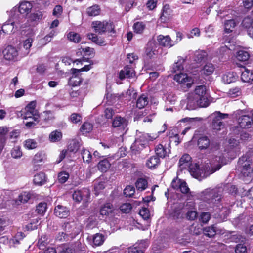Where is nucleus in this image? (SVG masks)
I'll list each match as a JSON object with an SVG mask.
<instances>
[{"instance_id":"nucleus-1","label":"nucleus","mask_w":253,"mask_h":253,"mask_svg":"<svg viewBox=\"0 0 253 253\" xmlns=\"http://www.w3.org/2000/svg\"><path fill=\"white\" fill-rule=\"evenodd\" d=\"M225 158L221 156H216L215 158L211 160V167L212 170L211 172L203 173L202 170L200 169L199 166L197 164H192L189 168V171L191 175L194 178L198 179L199 181L208 175L214 173L219 170L222 165L225 164Z\"/></svg>"},{"instance_id":"nucleus-2","label":"nucleus","mask_w":253,"mask_h":253,"mask_svg":"<svg viewBox=\"0 0 253 253\" xmlns=\"http://www.w3.org/2000/svg\"><path fill=\"white\" fill-rule=\"evenodd\" d=\"M222 191V188L207 189L201 193V198L208 203L214 204L221 199Z\"/></svg>"},{"instance_id":"nucleus-3","label":"nucleus","mask_w":253,"mask_h":253,"mask_svg":"<svg viewBox=\"0 0 253 253\" xmlns=\"http://www.w3.org/2000/svg\"><path fill=\"white\" fill-rule=\"evenodd\" d=\"M198 146L200 150H205L210 148L211 152H215L219 150L220 145L216 142L211 143L210 139L207 136H204L200 137L197 142Z\"/></svg>"},{"instance_id":"nucleus-4","label":"nucleus","mask_w":253,"mask_h":253,"mask_svg":"<svg viewBox=\"0 0 253 253\" xmlns=\"http://www.w3.org/2000/svg\"><path fill=\"white\" fill-rule=\"evenodd\" d=\"M141 137L135 140L131 146L132 151L139 152L145 147L147 145V142L148 141H152L155 139L158 136H150L149 134H143Z\"/></svg>"},{"instance_id":"nucleus-5","label":"nucleus","mask_w":253,"mask_h":253,"mask_svg":"<svg viewBox=\"0 0 253 253\" xmlns=\"http://www.w3.org/2000/svg\"><path fill=\"white\" fill-rule=\"evenodd\" d=\"M228 114L221 113L219 111H216L211 115L212 118V127L213 129L216 130H220L223 128L225 126V124L222 119L228 118Z\"/></svg>"},{"instance_id":"nucleus-6","label":"nucleus","mask_w":253,"mask_h":253,"mask_svg":"<svg viewBox=\"0 0 253 253\" xmlns=\"http://www.w3.org/2000/svg\"><path fill=\"white\" fill-rule=\"evenodd\" d=\"M92 26L95 32L102 34L105 32H115L114 26L112 22L107 21H94L92 23Z\"/></svg>"},{"instance_id":"nucleus-7","label":"nucleus","mask_w":253,"mask_h":253,"mask_svg":"<svg viewBox=\"0 0 253 253\" xmlns=\"http://www.w3.org/2000/svg\"><path fill=\"white\" fill-rule=\"evenodd\" d=\"M237 169L244 176H248L253 171L251 166V162L248 160L246 156H243L239 158Z\"/></svg>"},{"instance_id":"nucleus-8","label":"nucleus","mask_w":253,"mask_h":253,"mask_svg":"<svg viewBox=\"0 0 253 253\" xmlns=\"http://www.w3.org/2000/svg\"><path fill=\"white\" fill-rule=\"evenodd\" d=\"M192 93L199 99L200 107H205L209 105L205 85H202L197 86L195 89V92Z\"/></svg>"},{"instance_id":"nucleus-9","label":"nucleus","mask_w":253,"mask_h":253,"mask_svg":"<svg viewBox=\"0 0 253 253\" xmlns=\"http://www.w3.org/2000/svg\"><path fill=\"white\" fill-rule=\"evenodd\" d=\"M25 20V18L22 17L21 20L18 19L11 23H5L2 27V31L6 34H10L12 32L14 28L16 29H19L23 31V29L27 26L26 23L21 24Z\"/></svg>"},{"instance_id":"nucleus-10","label":"nucleus","mask_w":253,"mask_h":253,"mask_svg":"<svg viewBox=\"0 0 253 253\" xmlns=\"http://www.w3.org/2000/svg\"><path fill=\"white\" fill-rule=\"evenodd\" d=\"M128 120L125 117L116 116L112 121V126L120 131L123 134L126 129Z\"/></svg>"},{"instance_id":"nucleus-11","label":"nucleus","mask_w":253,"mask_h":253,"mask_svg":"<svg viewBox=\"0 0 253 253\" xmlns=\"http://www.w3.org/2000/svg\"><path fill=\"white\" fill-rule=\"evenodd\" d=\"M3 55L4 59L8 61H16L18 58V52L17 49L11 45L7 46L3 50Z\"/></svg>"},{"instance_id":"nucleus-12","label":"nucleus","mask_w":253,"mask_h":253,"mask_svg":"<svg viewBox=\"0 0 253 253\" xmlns=\"http://www.w3.org/2000/svg\"><path fill=\"white\" fill-rule=\"evenodd\" d=\"M90 196V192L87 188L75 191L72 195L73 199L77 202H81L82 200H87Z\"/></svg>"},{"instance_id":"nucleus-13","label":"nucleus","mask_w":253,"mask_h":253,"mask_svg":"<svg viewBox=\"0 0 253 253\" xmlns=\"http://www.w3.org/2000/svg\"><path fill=\"white\" fill-rule=\"evenodd\" d=\"M21 117L25 120L32 119V121H27L25 123V126L28 128L33 127L39 122V119L38 120H35V114L34 113L24 110L21 113Z\"/></svg>"},{"instance_id":"nucleus-14","label":"nucleus","mask_w":253,"mask_h":253,"mask_svg":"<svg viewBox=\"0 0 253 253\" xmlns=\"http://www.w3.org/2000/svg\"><path fill=\"white\" fill-rule=\"evenodd\" d=\"M186 108L188 110H194L197 107H200V102L192 93H188L186 98Z\"/></svg>"},{"instance_id":"nucleus-15","label":"nucleus","mask_w":253,"mask_h":253,"mask_svg":"<svg viewBox=\"0 0 253 253\" xmlns=\"http://www.w3.org/2000/svg\"><path fill=\"white\" fill-rule=\"evenodd\" d=\"M174 80L179 84H186L188 88L191 87L192 84L191 79L189 78L186 74H176L174 77Z\"/></svg>"},{"instance_id":"nucleus-16","label":"nucleus","mask_w":253,"mask_h":253,"mask_svg":"<svg viewBox=\"0 0 253 253\" xmlns=\"http://www.w3.org/2000/svg\"><path fill=\"white\" fill-rule=\"evenodd\" d=\"M135 72L133 68L131 65H127L123 70H122L119 73V78L123 80L126 78H130L134 76Z\"/></svg>"},{"instance_id":"nucleus-17","label":"nucleus","mask_w":253,"mask_h":253,"mask_svg":"<svg viewBox=\"0 0 253 253\" xmlns=\"http://www.w3.org/2000/svg\"><path fill=\"white\" fill-rule=\"evenodd\" d=\"M54 214L59 218H66L69 214V210L66 207L58 205L54 209Z\"/></svg>"},{"instance_id":"nucleus-18","label":"nucleus","mask_w":253,"mask_h":253,"mask_svg":"<svg viewBox=\"0 0 253 253\" xmlns=\"http://www.w3.org/2000/svg\"><path fill=\"white\" fill-rule=\"evenodd\" d=\"M157 40L159 44L163 46L169 48L174 45L169 36H164L160 35L157 37Z\"/></svg>"},{"instance_id":"nucleus-19","label":"nucleus","mask_w":253,"mask_h":253,"mask_svg":"<svg viewBox=\"0 0 253 253\" xmlns=\"http://www.w3.org/2000/svg\"><path fill=\"white\" fill-rule=\"evenodd\" d=\"M241 79L244 82L253 84V70L245 69L241 74Z\"/></svg>"},{"instance_id":"nucleus-20","label":"nucleus","mask_w":253,"mask_h":253,"mask_svg":"<svg viewBox=\"0 0 253 253\" xmlns=\"http://www.w3.org/2000/svg\"><path fill=\"white\" fill-rule=\"evenodd\" d=\"M191 157L188 154L183 155L180 159L179 161V166L182 169H186L189 168L190 166L192 165L191 163Z\"/></svg>"},{"instance_id":"nucleus-21","label":"nucleus","mask_w":253,"mask_h":253,"mask_svg":"<svg viewBox=\"0 0 253 253\" xmlns=\"http://www.w3.org/2000/svg\"><path fill=\"white\" fill-rule=\"evenodd\" d=\"M32 8V5L28 1H23L20 3L19 6V11L21 14H28Z\"/></svg>"},{"instance_id":"nucleus-22","label":"nucleus","mask_w":253,"mask_h":253,"mask_svg":"<svg viewBox=\"0 0 253 253\" xmlns=\"http://www.w3.org/2000/svg\"><path fill=\"white\" fill-rule=\"evenodd\" d=\"M252 119L248 115H244L239 118L238 122L241 127L249 128Z\"/></svg>"},{"instance_id":"nucleus-23","label":"nucleus","mask_w":253,"mask_h":253,"mask_svg":"<svg viewBox=\"0 0 253 253\" xmlns=\"http://www.w3.org/2000/svg\"><path fill=\"white\" fill-rule=\"evenodd\" d=\"M33 181L35 184L42 185L44 184L46 181V177L45 173L43 172H39L35 175Z\"/></svg>"},{"instance_id":"nucleus-24","label":"nucleus","mask_w":253,"mask_h":253,"mask_svg":"<svg viewBox=\"0 0 253 253\" xmlns=\"http://www.w3.org/2000/svg\"><path fill=\"white\" fill-rule=\"evenodd\" d=\"M148 103V98L147 95L142 94L140 95L136 101V107L139 109L144 108Z\"/></svg>"},{"instance_id":"nucleus-25","label":"nucleus","mask_w":253,"mask_h":253,"mask_svg":"<svg viewBox=\"0 0 253 253\" xmlns=\"http://www.w3.org/2000/svg\"><path fill=\"white\" fill-rule=\"evenodd\" d=\"M36 105V102L35 101H31L25 107L24 110L34 113L35 114V120H38L39 119V115L38 111L35 109Z\"/></svg>"},{"instance_id":"nucleus-26","label":"nucleus","mask_w":253,"mask_h":253,"mask_svg":"<svg viewBox=\"0 0 253 253\" xmlns=\"http://www.w3.org/2000/svg\"><path fill=\"white\" fill-rule=\"evenodd\" d=\"M160 164V159L157 156L150 157L147 161L146 166L150 169H154Z\"/></svg>"},{"instance_id":"nucleus-27","label":"nucleus","mask_w":253,"mask_h":253,"mask_svg":"<svg viewBox=\"0 0 253 253\" xmlns=\"http://www.w3.org/2000/svg\"><path fill=\"white\" fill-rule=\"evenodd\" d=\"M45 158V155L42 152H38L34 156L32 163L34 166H38V164L44 161Z\"/></svg>"},{"instance_id":"nucleus-28","label":"nucleus","mask_w":253,"mask_h":253,"mask_svg":"<svg viewBox=\"0 0 253 253\" xmlns=\"http://www.w3.org/2000/svg\"><path fill=\"white\" fill-rule=\"evenodd\" d=\"M215 69L214 65L211 63H206L201 70V74L208 76L213 73Z\"/></svg>"},{"instance_id":"nucleus-29","label":"nucleus","mask_w":253,"mask_h":253,"mask_svg":"<svg viewBox=\"0 0 253 253\" xmlns=\"http://www.w3.org/2000/svg\"><path fill=\"white\" fill-rule=\"evenodd\" d=\"M111 164L107 159L101 160L98 164V168L102 172H106L110 168Z\"/></svg>"},{"instance_id":"nucleus-30","label":"nucleus","mask_w":253,"mask_h":253,"mask_svg":"<svg viewBox=\"0 0 253 253\" xmlns=\"http://www.w3.org/2000/svg\"><path fill=\"white\" fill-rule=\"evenodd\" d=\"M81 145V144L79 140L76 139L72 140L68 145V149L70 152L76 153L79 150Z\"/></svg>"},{"instance_id":"nucleus-31","label":"nucleus","mask_w":253,"mask_h":253,"mask_svg":"<svg viewBox=\"0 0 253 253\" xmlns=\"http://www.w3.org/2000/svg\"><path fill=\"white\" fill-rule=\"evenodd\" d=\"M236 23L234 19L227 20L225 21L224 30L226 33H229L233 31V29L236 26Z\"/></svg>"},{"instance_id":"nucleus-32","label":"nucleus","mask_w":253,"mask_h":253,"mask_svg":"<svg viewBox=\"0 0 253 253\" xmlns=\"http://www.w3.org/2000/svg\"><path fill=\"white\" fill-rule=\"evenodd\" d=\"M156 156L158 158H165L168 154V152L162 144H159L155 149Z\"/></svg>"},{"instance_id":"nucleus-33","label":"nucleus","mask_w":253,"mask_h":253,"mask_svg":"<svg viewBox=\"0 0 253 253\" xmlns=\"http://www.w3.org/2000/svg\"><path fill=\"white\" fill-rule=\"evenodd\" d=\"M113 206L110 203L105 204L101 208L100 211V214L102 215H109L112 213Z\"/></svg>"},{"instance_id":"nucleus-34","label":"nucleus","mask_w":253,"mask_h":253,"mask_svg":"<svg viewBox=\"0 0 253 253\" xmlns=\"http://www.w3.org/2000/svg\"><path fill=\"white\" fill-rule=\"evenodd\" d=\"M62 137L61 132L58 130H55L50 133L49 136V139L50 141L55 142L60 141Z\"/></svg>"},{"instance_id":"nucleus-35","label":"nucleus","mask_w":253,"mask_h":253,"mask_svg":"<svg viewBox=\"0 0 253 253\" xmlns=\"http://www.w3.org/2000/svg\"><path fill=\"white\" fill-rule=\"evenodd\" d=\"M222 79L225 84H228L234 82L236 77L233 72H228L222 76Z\"/></svg>"},{"instance_id":"nucleus-36","label":"nucleus","mask_w":253,"mask_h":253,"mask_svg":"<svg viewBox=\"0 0 253 253\" xmlns=\"http://www.w3.org/2000/svg\"><path fill=\"white\" fill-rule=\"evenodd\" d=\"M148 185L147 181L144 178H139L135 183V186L137 190L143 191L145 190Z\"/></svg>"},{"instance_id":"nucleus-37","label":"nucleus","mask_w":253,"mask_h":253,"mask_svg":"<svg viewBox=\"0 0 253 253\" xmlns=\"http://www.w3.org/2000/svg\"><path fill=\"white\" fill-rule=\"evenodd\" d=\"M236 57L238 60L244 62L247 61L249 59L250 57V54L246 51L239 50L237 53Z\"/></svg>"},{"instance_id":"nucleus-38","label":"nucleus","mask_w":253,"mask_h":253,"mask_svg":"<svg viewBox=\"0 0 253 253\" xmlns=\"http://www.w3.org/2000/svg\"><path fill=\"white\" fill-rule=\"evenodd\" d=\"M207 53L204 51H199L195 53V61L196 62L200 63L207 59Z\"/></svg>"},{"instance_id":"nucleus-39","label":"nucleus","mask_w":253,"mask_h":253,"mask_svg":"<svg viewBox=\"0 0 253 253\" xmlns=\"http://www.w3.org/2000/svg\"><path fill=\"white\" fill-rule=\"evenodd\" d=\"M24 146L27 149H34L37 147V142L34 139H29L24 142Z\"/></svg>"},{"instance_id":"nucleus-40","label":"nucleus","mask_w":253,"mask_h":253,"mask_svg":"<svg viewBox=\"0 0 253 253\" xmlns=\"http://www.w3.org/2000/svg\"><path fill=\"white\" fill-rule=\"evenodd\" d=\"M81 154L84 162L89 163L91 161L92 155L88 150L83 149Z\"/></svg>"},{"instance_id":"nucleus-41","label":"nucleus","mask_w":253,"mask_h":253,"mask_svg":"<svg viewBox=\"0 0 253 253\" xmlns=\"http://www.w3.org/2000/svg\"><path fill=\"white\" fill-rule=\"evenodd\" d=\"M93 126L91 123L85 122L82 125L80 130L83 134H85L90 132Z\"/></svg>"},{"instance_id":"nucleus-42","label":"nucleus","mask_w":253,"mask_h":253,"mask_svg":"<svg viewBox=\"0 0 253 253\" xmlns=\"http://www.w3.org/2000/svg\"><path fill=\"white\" fill-rule=\"evenodd\" d=\"M104 236L101 234H96L93 238V243L95 246L101 245L104 242Z\"/></svg>"},{"instance_id":"nucleus-43","label":"nucleus","mask_w":253,"mask_h":253,"mask_svg":"<svg viewBox=\"0 0 253 253\" xmlns=\"http://www.w3.org/2000/svg\"><path fill=\"white\" fill-rule=\"evenodd\" d=\"M100 9L98 5H95L89 7L87 10L88 15L91 16H95L99 14Z\"/></svg>"},{"instance_id":"nucleus-44","label":"nucleus","mask_w":253,"mask_h":253,"mask_svg":"<svg viewBox=\"0 0 253 253\" xmlns=\"http://www.w3.org/2000/svg\"><path fill=\"white\" fill-rule=\"evenodd\" d=\"M87 37L89 40H91L93 42L98 45H101L104 42V41L103 40H102V39L99 40L98 37L94 34L89 33L87 34Z\"/></svg>"},{"instance_id":"nucleus-45","label":"nucleus","mask_w":253,"mask_h":253,"mask_svg":"<svg viewBox=\"0 0 253 253\" xmlns=\"http://www.w3.org/2000/svg\"><path fill=\"white\" fill-rule=\"evenodd\" d=\"M43 120L46 122H50L53 121L55 117L52 112L51 111H44L42 115Z\"/></svg>"},{"instance_id":"nucleus-46","label":"nucleus","mask_w":253,"mask_h":253,"mask_svg":"<svg viewBox=\"0 0 253 253\" xmlns=\"http://www.w3.org/2000/svg\"><path fill=\"white\" fill-rule=\"evenodd\" d=\"M170 13V10L169 9V5H165L162 9L161 19L164 20H166L167 19H169Z\"/></svg>"},{"instance_id":"nucleus-47","label":"nucleus","mask_w":253,"mask_h":253,"mask_svg":"<svg viewBox=\"0 0 253 253\" xmlns=\"http://www.w3.org/2000/svg\"><path fill=\"white\" fill-rule=\"evenodd\" d=\"M68 38L75 43H78L81 40L80 35L73 32H71L68 34Z\"/></svg>"},{"instance_id":"nucleus-48","label":"nucleus","mask_w":253,"mask_h":253,"mask_svg":"<svg viewBox=\"0 0 253 253\" xmlns=\"http://www.w3.org/2000/svg\"><path fill=\"white\" fill-rule=\"evenodd\" d=\"M115 110L113 108L109 107L106 108L104 111V116L107 119H112L113 116L115 115Z\"/></svg>"},{"instance_id":"nucleus-49","label":"nucleus","mask_w":253,"mask_h":253,"mask_svg":"<svg viewBox=\"0 0 253 253\" xmlns=\"http://www.w3.org/2000/svg\"><path fill=\"white\" fill-rule=\"evenodd\" d=\"M204 232L206 236L209 237H212L216 234V231L214 226L205 228L204 229Z\"/></svg>"},{"instance_id":"nucleus-50","label":"nucleus","mask_w":253,"mask_h":253,"mask_svg":"<svg viewBox=\"0 0 253 253\" xmlns=\"http://www.w3.org/2000/svg\"><path fill=\"white\" fill-rule=\"evenodd\" d=\"M30 194L27 192L21 193L18 196V200L20 203H26L30 198Z\"/></svg>"},{"instance_id":"nucleus-51","label":"nucleus","mask_w":253,"mask_h":253,"mask_svg":"<svg viewBox=\"0 0 253 253\" xmlns=\"http://www.w3.org/2000/svg\"><path fill=\"white\" fill-rule=\"evenodd\" d=\"M135 193V188L132 186H127L124 190V194L126 197H132Z\"/></svg>"},{"instance_id":"nucleus-52","label":"nucleus","mask_w":253,"mask_h":253,"mask_svg":"<svg viewBox=\"0 0 253 253\" xmlns=\"http://www.w3.org/2000/svg\"><path fill=\"white\" fill-rule=\"evenodd\" d=\"M145 25L142 22H136L133 25V29L136 33H141L145 28Z\"/></svg>"},{"instance_id":"nucleus-53","label":"nucleus","mask_w":253,"mask_h":253,"mask_svg":"<svg viewBox=\"0 0 253 253\" xmlns=\"http://www.w3.org/2000/svg\"><path fill=\"white\" fill-rule=\"evenodd\" d=\"M11 223V221L6 217H2L0 218V230H3L4 228Z\"/></svg>"},{"instance_id":"nucleus-54","label":"nucleus","mask_w":253,"mask_h":253,"mask_svg":"<svg viewBox=\"0 0 253 253\" xmlns=\"http://www.w3.org/2000/svg\"><path fill=\"white\" fill-rule=\"evenodd\" d=\"M46 210V204L45 203H40L37 206L36 211L39 214H43Z\"/></svg>"},{"instance_id":"nucleus-55","label":"nucleus","mask_w":253,"mask_h":253,"mask_svg":"<svg viewBox=\"0 0 253 253\" xmlns=\"http://www.w3.org/2000/svg\"><path fill=\"white\" fill-rule=\"evenodd\" d=\"M242 24L244 27L247 28L248 30L249 28L253 27L252 26L253 19L249 17H245L243 19Z\"/></svg>"},{"instance_id":"nucleus-56","label":"nucleus","mask_w":253,"mask_h":253,"mask_svg":"<svg viewBox=\"0 0 253 253\" xmlns=\"http://www.w3.org/2000/svg\"><path fill=\"white\" fill-rule=\"evenodd\" d=\"M11 156L14 158H20L22 155V151L19 147H15L11 150Z\"/></svg>"},{"instance_id":"nucleus-57","label":"nucleus","mask_w":253,"mask_h":253,"mask_svg":"<svg viewBox=\"0 0 253 253\" xmlns=\"http://www.w3.org/2000/svg\"><path fill=\"white\" fill-rule=\"evenodd\" d=\"M63 13V8L60 5H57L53 9L52 14L57 18L60 17Z\"/></svg>"},{"instance_id":"nucleus-58","label":"nucleus","mask_w":253,"mask_h":253,"mask_svg":"<svg viewBox=\"0 0 253 253\" xmlns=\"http://www.w3.org/2000/svg\"><path fill=\"white\" fill-rule=\"evenodd\" d=\"M69 175L68 173L63 171L58 174V178L59 182L65 183L69 178Z\"/></svg>"},{"instance_id":"nucleus-59","label":"nucleus","mask_w":253,"mask_h":253,"mask_svg":"<svg viewBox=\"0 0 253 253\" xmlns=\"http://www.w3.org/2000/svg\"><path fill=\"white\" fill-rule=\"evenodd\" d=\"M183 180H182L181 179H179L177 177L174 178L173 180L171 182V187L175 190H178L181 184L182 183V182H183Z\"/></svg>"},{"instance_id":"nucleus-60","label":"nucleus","mask_w":253,"mask_h":253,"mask_svg":"<svg viewBox=\"0 0 253 253\" xmlns=\"http://www.w3.org/2000/svg\"><path fill=\"white\" fill-rule=\"evenodd\" d=\"M153 43H149L147 45L148 47L146 49V54L149 58H152L155 55V50L153 49L152 47Z\"/></svg>"},{"instance_id":"nucleus-61","label":"nucleus","mask_w":253,"mask_h":253,"mask_svg":"<svg viewBox=\"0 0 253 253\" xmlns=\"http://www.w3.org/2000/svg\"><path fill=\"white\" fill-rule=\"evenodd\" d=\"M240 93V89L238 87L232 88L228 92V95L232 98H235L239 96Z\"/></svg>"},{"instance_id":"nucleus-62","label":"nucleus","mask_w":253,"mask_h":253,"mask_svg":"<svg viewBox=\"0 0 253 253\" xmlns=\"http://www.w3.org/2000/svg\"><path fill=\"white\" fill-rule=\"evenodd\" d=\"M68 239V234L63 232H59L56 238V240L60 242L67 241Z\"/></svg>"},{"instance_id":"nucleus-63","label":"nucleus","mask_w":253,"mask_h":253,"mask_svg":"<svg viewBox=\"0 0 253 253\" xmlns=\"http://www.w3.org/2000/svg\"><path fill=\"white\" fill-rule=\"evenodd\" d=\"M132 208L131 205L130 203H124L120 206V210L123 213H128Z\"/></svg>"},{"instance_id":"nucleus-64","label":"nucleus","mask_w":253,"mask_h":253,"mask_svg":"<svg viewBox=\"0 0 253 253\" xmlns=\"http://www.w3.org/2000/svg\"><path fill=\"white\" fill-rule=\"evenodd\" d=\"M139 214L144 219H148L150 216L149 211L146 208H142L141 210H140Z\"/></svg>"}]
</instances>
